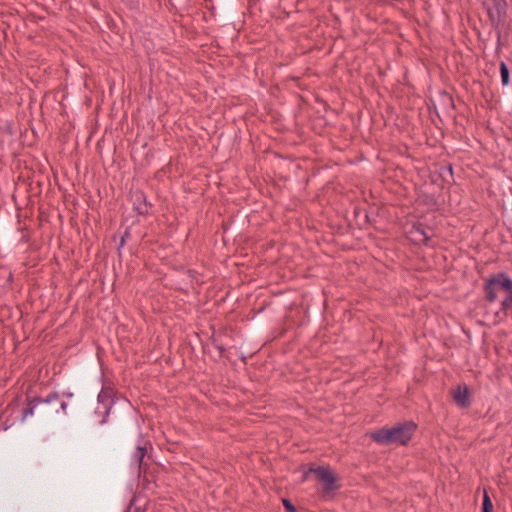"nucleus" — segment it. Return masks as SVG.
<instances>
[{"instance_id": "obj_7", "label": "nucleus", "mask_w": 512, "mask_h": 512, "mask_svg": "<svg viewBox=\"0 0 512 512\" xmlns=\"http://www.w3.org/2000/svg\"><path fill=\"white\" fill-rule=\"evenodd\" d=\"M112 390L111 389H102L98 395V401L103 405V409L105 413L108 414L111 405H112Z\"/></svg>"}, {"instance_id": "obj_1", "label": "nucleus", "mask_w": 512, "mask_h": 512, "mask_svg": "<svg viewBox=\"0 0 512 512\" xmlns=\"http://www.w3.org/2000/svg\"><path fill=\"white\" fill-rule=\"evenodd\" d=\"M416 430L412 421L398 423L390 428H381L371 433V438L380 445H406Z\"/></svg>"}, {"instance_id": "obj_11", "label": "nucleus", "mask_w": 512, "mask_h": 512, "mask_svg": "<svg viewBox=\"0 0 512 512\" xmlns=\"http://www.w3.org/2000/svg\"><path fill=\"white\" fill-rule=\"evenodd\" d=\"M283 505L287 512H297L295 506L288 499H283Z\"/></svg>"}, {"instance_id": "obj_12", "label": "nucleus", "mask_w": 512, "mask_h": 512, "mask_svg": "<svg viewBox=\"0 0 512 512\" xmlns=\"http://www.w3.org/2000/svg\"><path fill=\"white\" fill-rule=\"evenodd\" d=\"M126 236H129L128 232H125V234L121 238L120 247H123L125 245Z\"/></svg>"}, {"instance_id": "obj_4", "label": "nucleus", "mask_w": 512, "mask_h": 512, "mask_svg": "<svg viewBox=\"0 0 512 512\" xmlns=\"http://www.w3.org/2000/svg\"><path fill=\"white\" fill-rule=\"evenodd\" d=\"M311 473H314L316 477L323 483V494L329 495L338 489L337 479L332 471L327 467H316L310 468Z\"/></svg>"}, {"instance_id": "obj_5", "label": "nucleus", "mask_w": 512, "mask_h": 512, "mask_svg": "<svg viewBox=\"0 0 512 512\" xmlns=\"http://www.w3.org/2000/svg\"><path fill=\"white\" fill-rule=\"evenodd\" d=\"M147 454V443L139 444L132 454V463L138 471V475L146 471V462L144 461Z\"/></svg>"}, {"instance_id": "obj_10", "label": "nucleus", "mask_w": 512, "mask_h": 512, "mask_svg": "<svg viewBox=\"0 0 512 512\" xmlns=\"http://www.w3.org/2000/svg\"><path fill=\"white\" fill-rule=\"evenodd\" d=\"M493 511V503L487 494V492H484L483 495V503H482V512H492Z\"/></svg>"}, {"instance_id": "obj_6", "label": "nucleus", "mask_w": 512, "mask_h": 512, "mask_svg": "<svg viewBox=\"0 0 512 512\" xmlns=\"http://www.w3.org/2000/svg\"><path fill=\"white\" fill-rule=\"evenodd\" d=\"M454 401L462 408H466L470 405L469 390L466 385L463 387L459 386L454 392Z\"/></svg>"}, {"instance_id": "obj_2", "label": "nucleus", "mask_w": 512, "mask_h": 512, "mask_svg": "<svg viewBox=\"0 0 512 512\" xmlns=\"http://www.w3.org/2000/svg\"><path fill=\"white\" fill-rule=\"evenodd\" d=\"M35 411L45 417L67 413V402L58 393H51L46 398H27V407L23 410V419L32 416Z\"/></svg>"}, {"instance_id": "obj_13", "label": "nucleus", "mask_w": 512, "mask_h": 512, "mask_svg": "<svg viewBox=\"0 0 512 512\" xmlns=\"http://www.w3.org/2000/svg\"><path fill=\"white\" fill-rule=\"evenodd\" d=\"M138 210H139V213H140V214H146V213H148L147 208H145V209L139 208Z\"/></svg>"}, {"instance_id": "obj_9", "label": "nucleus", "mask_w": 512, "mask_h": 512, "mask_svg": "<svg viewBox=\"0 0 512 512\" xmlns=\"http://www.w3.org/2000/svg\"><path fill=\"white\" fill-rule=\"evenodd\" d=\"M500 76H501V82L503 86H507L510 81V73L507 65L505 62L500 63Z\"/></svg>"}, {"instance_id": "obj_3", "label": "nucleus", "mask_w": 512, "mask_h": 512, "mask_svg": "<svg viewBox=\"0 0 512 512\" xmlns=\"http://www.w3.org/2000/svg\"><path fill=\"white\" fill-rule=\"evenodd\" d=\"M500 289L506 292V296L501 302V308L506 312L512 307V280L505 273H500L487 281L485 284L486 299L489 302L496 301L497 292Z\"/></svg>"}, {"instance_id": "obj_8", "label": "nucleus", "mask_w": 512, "mask_h": 512, "mask_svg": "<svg viewBox=\"0 0 512 512\" xmlns=\"http://www.w3.org/2000/svg\"><path fill=\"white\" fill-rule=\"evenodd\" d=\"M413 234L415 235V239L417 241L423 242L425 244H428L429 241V235L425 232L424 228L421 226L414 227Z\"/></svg>"}]
</instances>
